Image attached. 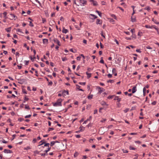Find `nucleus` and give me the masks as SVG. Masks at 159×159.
Here are the masks:
<instances>
[{"instance_id":"f3484780","label":"nucleus","mask_w":159,"mask_h":159,"mask_svg":"<svg viewBox=\"0 0 159 159\" xmlns=\"http://www.w3.org/2000/svg\"><path fill=\"white\" fill-rule=\"evenodd\" d=\"M41 143V144H39L38 146H40L41 145H42L43 144L45 143V140L44 139L42 140L40 142H39V143Z\"/></svg>"},{"instance_id":"680f3d73","label":"nucleus","mask_w":159,"mask_h":159,"mask_svg":"<svg viewBox=\"0 0 159 159\" xmlns=\"http://www.w3.org/2000/svg\"><path fill=\"white\" fill-rule=\"evenodd\" d=\"M42 156L44 157L46 155H47L48 154L46 153H42L40 154Z\"/></svg>"},{"instance_id":"f257e3e1","label":"nucleus","mask_w":159,"mask_h":159,"mask_svg":"<svg viewBox=\"0 0 159 159\" xmlns=\"http://www.w3.org/2000/svg\"><path fill=\"white\" fill-rule=\"evenodd\" d=\"M62 100L61 98H59L57 101L56 102L54 103L53 105L54 106H61V102Z\"/></svg>"},{"instance_id":"9d476101","label":"nucleus","mask_w":159,"mask_h":159,"mask_svg":"<svg viewBox=\"0 0 159 159\" xmlns=\"http://www.w3.org/2000/svg\"><path fill=\"white\" fill-rule=\"evenodd\" d=\"M68 30L66 29H65L64 27H63L62 32L63 33L66 34L68 32Z\"/></svg>"},{"instance_id":"a19ab883","label":"nucleus","mask_w":159,"mask_h":159,"mask_svg":"<svg viewBox=\"0 0 159 159\" xmlns=\"http://www.w3.org/2000/svg\"><path fill=\"white\" fill-rule=\"evenodd\" d=\"M24 120V119L22 118H20L18 119V120L20 122H21Z\"/></svg>"},{"instance_id":"a18cd8bd","label":"nucleus","mask_w":159,"mask_h":159,"mask_svg":"<svg viewBox=\"0 0 159 159\" xmlns=\"http://www.w3.org/2000/svg\"><path fill=\"white\" fill-rule=\"evenodd\" d=\"M129 110V108H126L125 109V110H124V111L125 113H126Z\"/></svg>"},{"instance_id":"a211bd4d","label":"nucleus","mask_w":159,"mask_h":159,"mask_svg":"<svg viewBox=\"0 0 159 159\" xmlns=\"http://www.w3.org/2000/svg\"><path fill=\"white\" fill-rule=\"evenodd\" d=\"M131 20L132 22H135L136 21V18L135 16H131Z\"/></svg>"},{"instance_id":"7c9ffc66","label":"nucleus","mask_w":159,"mask_h":159,"mask_svg":"<svg viewBox=\"0 0 159 159\" xmlns=\"http://www.w3.org/2000/svg\"><path fill=\"white\" fill-rule=\"evenodd\" d=\"M100 62L101 63L104 64V60L103 59V57H102L101 58V60H100Z\"/></svg>"},{"instance_id":"864d4df0","label":"nucleus","mask_w":159,"mask_h":159,"mask_svg":"<svg viewBox=\"0 0 159 159\" xmlns=\"http://www.w3.org/2000/svg\"><path fill=\"white\" fill-rule=\"evenodd\" d=\"M29 99L28 98H27L26 96H25L24 98V100L26 101H27L29 100Z\"/></svg>"},{"instance_id":"0e129e2a","label":"nucleus","mask_w":159,"mask_h":159,"mask_svg":"<svg viewBox=\"0 0 159 159\" xmlns=\"http://www.w3.org/2000/svg\"><path fill=\"white\" fill-rule=\"evenodd\" d=\"M114 41H115V42H116V43L118 45H119V42H118V41H117V39H115Z\"/></svg>"},{"instance_id":"c9c22d12","label":"nucleus","mask_w":159,"mask_h":159,"mask_svg":"<svg viewBox=\"0 0 159 159\" xmlns=\"http://www.w3.org/2000/svg\"><path fill=\"white\" fill-rule=\"evenodd\" d=\"M45 144L44 145V147H49V143H44Z\"/></svg>"},{"instance_id":"bb28decb","label":"nucleus","mask_w":159,"mask_h":159,"mask_svg":"<svg viewBox=\"0 0 159 159\" xmlns=\"http://www.w3.org/2000/svg\"><path fill=\"white\" fill-rule=\"evenodd\" d=\"M11 27H9L7 29H6V30L7 32H10L11 31Z\"/></svg>"},{"instance_id":"dca6fc26","label":"nucleus","mask_w":159,"mask_h":159,"mask_svg":"<svg viewBox=\"0 0 159 159\" xmlns=\"http://www.w3.org/2000/svg\"><path fill=\"white\" fill-rule=\"evenodd\" d=\"M152 27H153V28H154L156 31H157V34H159V29L156 27V26L155 25H152Z\"/></svg>"},{"instance_id":"9b49d317","label":"nucleus","mask_w":159,"mask_h":159,"mask_svg":"<svg viewBox=\"0 0 159 159\" xmlns=\"http://www.w3.org/2000/svg\"><path fill=\"white\" fill-rule=\"evenodd\" d=\"M136 90H137V89H136V86H134L133 88L132 89V93H135L136 92Z\"/></svg>"},{"instance_id":"69168bd1","label":"nucleus","mask_w":159,"mask_h":159,"mask_svg":"<svg viewBox=\"0 0 159 159\" xmlns=\"http://www.w3.org/2000/svg\"><path fill=\"white\" fill-rule=\"evenodd\" d=\"M76 59L77 60L80 61V60L81 57L80 56L78 57H77Z\"/></svg>"},{"instance_id":"4c0bfd02","label":"nucleus","mask_w":159,"mask_h":159,"mask_svg":"<svg viewBox=\"0 0 159 159\" xmlns=\"http://www.w3.org/2000/svg\"><path fill=\"white\" fill-rule=\"evenodd\" d=\"M79 84H80V85H85V84H86V83L85 82H79Z\"/></svg>"},{"instance_id":"4468645a","label":"nucleus","mask_w":159,"mask_h":159,"mask_svg":"<svg viewBox=\"0 0 159 159\" xmlns=\"http://www.w3.org/2000/svg\"><path fill=\"white\" fill-rule=\"evenodd\" d=\"M98 89H99V93H101L103 91V89L102 88H101L100 87H98Z\"/></svg>"},{"instance_id":"cd10ccee","label":"nucleus","mask_w":159,"mask_h":159,"mask_svg":"<svg viewBox=\"0 0 159 159\" xmlns=\"http://www.w3.org/2000/svg\"><path fill=\"white\" fill-rule=\"evenodd\" d=\"M107 83L110 82L112 83L114 82V81L113 80H107Z\"/></svg>"},{"instance_id":"8fccbe9b","label":"nucleus","mask_w":159,"mask_h":159,"mask_svg":"<svg viewBox=\"0 0 159 159\" xmlns=\"http://www.w3.org/2000/svg\"><path fill=\"white\" fill-rule=\"evenodd\" d=\"M35 58H36V57H35V56H34V58H32V57L30 56L31 60H32V61H34V59H35Z\"/></svg>"},{"instance_id":"473e14b6","label":"nucleus","mask_w":159,"mask_h":159,"mask_svg":"<svg viewBox=\"0 0 159 159\" xmlns=\"http://www.w3.org/2000/svg\"><path fill=\"white\" fill-rule=\"evenodd\" d=\"M92 125H93V124L92 123H89L88 125H87V126L88 127H91L92 126Z\"/></svg>"},{"instance_id":"58836bf2","label":"nucleus","mask_w":159,"mask_h":159,"mask_svg":"<svg viewBox=\"0 0 159 159\" xmlns=\"http://www.w3.org/2000/svg\"><path fill=\"white\" fill-rule=\"evenodd\" d=\"M54 129L53 128H49L48 130V132H49L51 130H53Z\"/></svg>"},{"instance_id":"72a5a7b5","label":"nucleus","mask_w":159,"mask_h":159,"mask_svg":"<svg viewBox=\"0 0 159 159\" xmlns=\"http://www.w3.org/2000/svg\"><path fill=\"white\" fill-rule=\"evenodd\" d=\"M144 9L147 10L148 11L150 10V7L149 6H148L144 8Z\"/></svg>"},{"instance_id":"ea45409f","label":"nucleus","mask_w":159,"mask_h":159,"mask_svg":"<svg viewBox=\"0 0 159 159\" xmlns=\"http://www.w3.org/2000/svg\"><path fill=\"white\" fill-rule=\"evenodd\" d=\"M16 30L17 31L20 32L22 33H23V32L21 31V30L19 29H16Z\"/></svg>"},{"instance_id":"79ce46f5","label":"nucleus","mask_w":159,"mask_h":159,"mask_svg":"<svg viewBox=\"0 0 159 159\" xmlns=\"http://www.w3.org/2000/svg\"><path fill=\"white\" fill-rule=\"evenodd\" d=\"M25 108L26 109H30V108L29 107V106H28L26 105H25Z\"/></svg>"},{"instance_id":"774afa93","label":"nucleus","mask_w":159,"mask_h":159,"mask_svg":"<svg viewBox=\"0 0 159 159\" xmlns=\"http://www.w3.org/2000/svg\"><path fill=\"white\" fill-rule=\"evenodd\" d=\"M76 88L79 89H80V86H79V85H78V84H76Z\"/></svg>"},{"instance_id":"1a4fd4ad","label":"nucleus","mask_w":159,"mask_h":159,"mask_svg":"<svg viewBox=\"0 0 159 159\" xmlns=\"http://www.w3.org/2000/svg\"><path fill=\"white\" fill-rule=\"evenodd\" d=\"M43 44H46L48 43V40L47 39H43Z\"/></svg>"},{"instance_id":"ddd939ff","label":"nucleus","mask_w":159,"mask_h":159,"mask_svg":"<svg viewBox=\"0 0 159 159\" xmlns=\"http://www.w3.org/2000/svg\"><path fill=\"white\" fill-rule=\"evenodd\" d=\"M101 104L102 105V106H108V104H107V103L104 101H102L101 102Z\"/></svg>"},{"instance_id":"09e8293b","label":"nucleus","mask_w":159,"mask_h":159,"mask_svg":"<svg viewBox=\"0 0 159 159\" xmlns=\"http://www.w3.org/2000/svg\"><path fill=\"white\" fill-rule=\"evenodd\" d=\"M101 36L104 38H105V37L104 35L103 34V32L102 31L101 33Z\"/></svg>"},{"instance_id":"0eeeda50","label":"nucleus","mask_w":159,"mask_h":159,"mask_svg":"<svg viewBox=\"0 0 159 159\" xmlns=\"http://www.w3.org/2000/svg\"><path fill=\"white\" fill-rule=\"evenodd\" d=\"M80 1L82 3V4H80V5L81 6H84L86 3V1L80 0Z\"/></svg>"},{"instance_id":"37998d69","label":"nucleus","mask_w":159,"mask_h":159,"mask_svg":"<svg viewBox=\"0 0 159 159\" xmlns=\"http://www.w3.org/2000/svg\"><path fill=\"white\" fill-rule=\"evenodd\" d=\"M111 16L112 17L114 18L115 19H116V17L115 15L114 14H112L111 15Z\"/></svg>"},{"instance_id":"c756f323","label":"nucleus","mask_w":159,"mask_h":159,"mask_svg":"<svg viewBox=\"0 0 159 159\" xmlns=\"http://www.w3.org/2000/svg\"><path fill=\"white\" fill-rule=\"evenodd\" d=\"M31 149V148L29 146H28L26 148H25L24 149V150H29V149Z\"/></svg>"},{"instance_id":"7ed1b4c3","label":"nucleus","mask_w":159,"mask_h":159,"mask_svg":"<svg viewBox=\"0 0 159 159\" xmlns=\"http://www.w3.org/2000/svg\"><path fill=\"white\" fill-rule=\"evenodd\" d=\"M53 41L54 42H56L57 43L58 45L60 46H61V44H60V41L56 38H55L53 39Z\"/></svg>"},{"instance_id":"052dcab7","label":"nucleus","mask_w":159,"mask_h":159,"mask_svg":"<svg viewBox=\"0 0 159 159\" xmlns=\"http://www.w3.org/2000/svg\"><path fill=\"white\" fill-rule=\"evenodd\" d=\"M75 136L76 138H79L81 137L80 135L79 134L76 135Z\"/></svg>"},{"instance_id":"e2e57ef3","label":"nucleus","mask_w":159,"mask_h":159,"mask_svg":"<svg viewBox=\"0 0 159 159\" xmlns=\"http://www.w3.org/2000/svg\"><path fill=\"white\" fill-rule=\"evenodd\" d=\"M40 65H41V66L42 67H44L45 65L44 64H43V63H42V62H41L40 63Z\"/></svg>"},{"instance_id":"f704fd0d","label":"nucleus","mask_w":159,"mask_h":159,"mask_svg":"<svg viewBox=\"0 0 159 159\" xmlns=\"http://www.w3.org/2000/svg\"><path fill=\"white\" fill-rule=\"evenodd\" d=\"M52 81H50V82H49L48 84V86H51L52 84Z\"/></svg>"},{"instance_id":"393cba45","label":"nucleus","mask_w":159,"mask_h":159,"mask_svg":"<svg viewBox=\"0 0 159 159\" xmlns=\"http://www.w3.org/2000/svg\"><path fill=\"white\" fill-rule=\"evenodd\" d=\"M70 51L74 53H75L76 52V50L75 49H74L73 50L72 48L70 49Z\"/></svg>"},{"instance_id":"f8f14e48","label":"nucleus","mask_w":159,"mask_h":159,"mask_svg":"<svg viewBox=\"0 0 159 159\" xmlns=\"http://www.w3.org/2000/svg\"><path fill=\"white\" fill-rule=\"evenodd\" d=\"M96 23L97 24H102V21L99 19H97L96 20Z\"/></svg>"},{"instance_id":"2f4dec72","label":"nucleus","mask_w":159,"mask_h":159,"mask_svg":"<svg viewBox=\"0 0 159 159\" xmlns=\"http://www.w3.org/2000/svg\"><path fill=\"white\" fill-rule=\"evenodd\" d=\"M122 151L124 153H127L128 152V151L127 150H125L124 149H122Z\"/></svg>"},{"instance_id":"6e6552de","label":"nucleus","mask_w":159,"mask_h":159,"mask_svg":"<svg viewBox=\"0 0 159 159\" xmlns=\"http://www.w3.org/2000/svg\"><path fill=\"white\" fill-rule=\"evenodd\" d=\"M115 98L114 99V100H117L118 102H119L121 101V98H119L118 96H114Z\"/></svg>"},{"instance_id":"603ef678","label":"nucleus","mask_w":159,"mask_h":159,"mask_svg":"<svg viewBox=\"0 0 159 159\" xmlns=\"http://www.w3.org/2000/svg\"><path fill=\"white\" fill-rule=\"evenodd\" d=\"M22 14L23 15H24V16H27L25 14H26L25 12V11H22Z\"/></svg>"},{"instance_id":"423d86ee","label":"nucleus","mask_w":159,"mask_h":159,"mask_svg":"<svg viewBox=\"0 0 159 159\" xmlns=\"http://www.w3.org/2000/svg\"><path fill=\"white\" fill-rule=\"evenodd\" d=\"M66 94H67V95L69 94L68 91V90L66 91V90H64L63 91L62 95L64 96H65L66 95Z\"/></svg>"},{"instance_id":"b1692460","label":"nucleus","mask_w":159,"mask_h":159,"mask_svg":"<svg viewBox=\"0 0 159 159\" xmlns=\"http://www.w3.org/2000/svg\"><path fill=\"white\" fill-rule=\"evenodd\" d=\"M3 15H4V18L5 19H6L7 18V17L6 16L7 15V13L6 12H4L3 13Z\"/></svg>"},{"instance_id":"3c124183","label":"nucleus","mask_w":159,"mask_h":159,"mask_svg":"<svg viewBox=\"0 0 159 159\" xmlns=\"http://www.w3.org/2000/svg\"><path fill=\"white\" fill-rule=\"evenodd\" d=\"M39 152L37 151V150L35 151L34 152L35 154H39Z\"/></svg>"},{"instance_id":"aec40b11","label":"nucleus","mask_w":159,"mask_h":159,"mask_svg":"<svg viewBox=\"0 0 159 159\" xmlns=\"http://www.w3.org/2000/svg\"><path fill=\"white\" fill-rule=\"evenodd\" d=\"M93 95L91 94L88 96L87 98L89 99H91L93 98Z\"/></svg>"},{"instance_id":"e433bc0d","label":"nucleus","mask_w":159,"mask_h":159,"mask_svg":"<svg viewBox=\"0 0 159 159\" xmlns=\"http://www.w3.org/2000/svg\"><path fill=\"white\" fill-rule=\"evenodd\" d=\"M29 25L31 27H33L34 26L33 24L32 23L31 21H30V24H29Z\"/></svg>"},{"instance_id":"de8ad7c7","label":"nucleus","mask_w":159,"mask_h":159,"mask_svg":"<svg viewBox=\"0 0 159 159\" xmlns=\"http://www.w3.org/2000/svg\"><path fill=\"white\" fill-rule=\"evenodd\" d=\"M22 92L23 93H24L25 94H27V91L26 90H25V89H22Z\"/></svg>"},{"instance_id":"39448f33","label":"nucleus","mask_w":159,"mask_h":159,"mask_svg":"<svg viewBox=\"0 0 159 159\" xmlns=\"http://www.w3.org/2000/svg\"><path fill=\"white\" fill-rule=\"evenodd\" d=\"M10 15L11 16V17L10 18V19L11 20L14 19L15 20L16 19V18H15V17H16L15 15L14 14H10Z\"/></svg>"},{"instance_id":"49530a36","label":"nucleus","mask_w":159,"mask_h":159,"mask_svg":"<svg viewBox=\"0 0 159 159\" xmlns=\"http://www.w3.org/2000/svg\"><path fill=\"white\" fill-rule=\"evenodd\" d=\"M31 115H26L25 116V118H29L31 116Z\"/></svg>"},{"instance_id":"6ab92c4d","label":"nucleus","mask_w":159,"mask_h":159,"mask_svg":"<svg viewBox=\"0 0 159 159\" xmlns=\"http://www.w3.org/2000/svg\"><path fill=\"white\" fill-rule=\"evenodd\" d=\"M86 74L87 75V78L89 79L91 77V74L88 73L87 72H86Z\"/></svg>"},{"instance_id":"2eb2a0df","label":"nucleus","mask_w":159,"mask_h":159,"mask_svg":"<svg viewBox=\"0 0 159 159\" xmlns=\"http://www.w3.org/2000/svg\"><path fill=\"white\" fill-rule=\"evenodd\" d=\"M90 16H92V17L90 18L92 19H95L96 18H97V16H96L95 15L93 14H91L90 15Z\"/></svg>"},{"instance_id":"412c9836","label":"nucleus","mask_w":159,"mask_h":159,"mask_svg":"<svg viewBox=\"0 0 159 159\" xmlns=\"http://www.w3.org/2000/svg\"><path fill=\"white\" fill-rule=\"evenodd\" d=\"M145 27L147 28H153L152 26H151L148 25H145Z\"/></svg>"},{"instance_id":"c85d7f7f","label":"nucleus","mask_w":159,"mask_h":159,"mask_svg":"<svg viewBox=\"0 0 159 159\" xmlns=\"http://www.w3.org/2000/svg\"><path fill=\"white\" fill-rule=\"evenodd\" d=\"M114 96H115V95H114L109 96L107 97V98L108 99H112L113 98V97H114Z\"/></svg>"},{"instance_id":"13d9d810","label":"nucleus","mask_w":159,"mask_h":159,"mask_svg":"<svg viewBox=\"0 0 159 159\" xmlns=\"http://www.w3.org/2000/svg\"><path fill=\"white\" fill-rule=\"evenodd\" d=\"M60 20L62 21H64V18H63V17L62 16H61L60 17Z\"/></svg>"},{"instance_id":"c03bdc74","label":"nucleus","mask_w":159,"mask_h":159,"mask_svg":"<svg viewBox=\"0 0 159 159\" xmlns=\"http://www.w3.org/2000/svg\"><path fill=\"white\" fill-rule=\"evenodd\" d=\"M55 144L54 141L51 142L50 143V145L51 146H52Z\"/></svg>"},{"instance_id":"f03ea898","label":"nucleus","mask_w":159,"mask_h":159,"mask_svg":"<svg viewBox=\"0 0 159 159\" xmlns=\"http://www.w3.org/2000/svg\"><path fill=\"white\" fill-rule=\"evenodd\" d=\"M4 152L5 153H11L13 152L12 151L7 149H5L4 150Z\"/></svg>"},{"instance_id":"4d7b16f0","label":"nucleus","mask_w":159,"mask_h":159,"mask_svg":"<svg viewBox=\"0 0 159 159\" xmlns=\"http://www.w3.org/2000/svg\"><path fill=\"white\" fill-rule=\"evenodd\" d=\"M100 47L101 48H104V46L102 44L101 42L100 43Z\"/></svg>"},{"instance_id":"6e6d98bb","label":"nucleus","mask_w":159,"mask_h":159,"mask_svg":"<svg viewBox=\"0 0 159 159\" xmlns=\"http://www.w3.org/2000/svg\"><path fill=\"white\" fill-rule=\"evenodd\" d=\"M25 64L26 65H28V63H29V61H25Z\"/></svg>"},{"instance_id":"20e7f679","label":"nucleus","mask_w":159,"mask_h":159,"mask_svg":"<svg viewBox=\"0 0 159 159\" xmlns=\"http://www.w3.org/2000/svg\"><path fill=\"white\" fill-rule=\"evenodd\" d=\"M81 127H83V129H80V130H79L78 131H76L75 132L76 133H80V132H81V131H84V129H85V127H84L83 126H81L80 127V128H81Z\"/></svg>"},{"instance_id":"5fc2aeb1","label":"nucleus","mask_w":159,"mask_h":159,"mask_svg":"<svg viewBox=\"0 0 159 159\" xmlns=\"http://www.w3.org/2000/svg\"><path fill=\"white\" fill-rule=\"evenodd\" d=\"M107 76L109 78H111L112 77V75L111 74H108Z\"/></svg>"},{"instance_id":"bf43d9fd","label":"nucleus","mask_w":159,"mask_h":159,"mask_svg":"<svg viewBox=\"0 0 159 159\" xmlns=\"http://www.w3.org/2000/svg\"><path fill=\"white\" fill-rule=\"evenodd\" d=\"M116 69L115 68H114L112 69V73H115V72H116Z\"/></svg>"},{"instance_id":"4be33fe9","label":"nucleus","mask_w":159,"mask_h":159,"mask_svg":"<svg viewBox=\"0 0 159 159\" xmlns=\"http://www.w3.org/2000/svg\"><path fill=\"white\" fill-rule=\"evenodd\" d=\"M93 3L94 6H96L98 5L97 2L96 1H94L93 2Z\"/></svg>"},{"instance_id":"5701e85b","label":"nucleus","mask_w":159,"mask_h":159,"mask_svg":"<svg viewBox=\"0 0 159 159\" xmlns=\"http://www.w3.org/2000/svg\"><path fill=\"white\" fill-rule=\"evenodd\" d=\"M129 149L130 150H135L136 149V148L131 146H130L129 147Z\"/></svg>"},{"instance_id":"338daca9","label":"nucleus","mask_w":159,"mask_h":159,"mask_svg":"<svg viewBox=\"0 0 159 159\" xmlns=\"http://www.w3.org/2000/svg\"><path fill=\"white\" fill-rule=\"evenodd\" d=\"M62 59L63 61H65L67 60V59L66 57H63L62 58Z\"/></svg>"},{"instance_id":"a878e982","label":"nucleus","mask_w":159,"mask_h":159,"mask_svg":"<svg viewBox=\"0 0 159 159\" xmlns=\"http://www.w3.org/2000/svg\"><path fill=\"white\" fill-rule=\"evenodd\" d=\"M79 155V153L78 152H75L74 155V157H76Z\"/></svg>"}]
</instances>
